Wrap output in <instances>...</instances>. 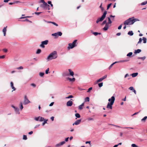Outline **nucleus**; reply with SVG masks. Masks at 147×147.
<instances>
[{
	"mask_svg": "<svg viewBox=\"0 0 147 147\" xmlns=\"http://www.w3.org/2000/svg\"><path fill=\"white\" fill-rule=\"evenodd\" d=\"M54 102H51L49 105V106H53L54 104Z\"/></svg>",
	"mask_w": 147,
	"mask_h": 147,
	"instance_id": "nucleus-60",
	"label": "nucleus"
},
{
	"mask_svg": "<svg viewBox=\"0 0 147 147\" xmlns=\"http://www.w3.org/2000/svg\"><path fill=\"white\" fill-rule=\"evenodd\" d=\"M30 85L33 87L34 88H35L36 87V85L34 83H31L30 84Z\"/></svg>",
	"mask_w": 147,
	"mask_h": 147,
	"instance_id": "nucleus-44",
	"label": "nucleus"
},
{
	"mask_svg": "<svg viewBox=\"0 0 147 147\" xmlns=\"http://www.w3.org/2000/svg\"><path fill=\"white\" fill-rule=\"evenodd\" d=\"M147 119V116H145L141 120V121L142 122H143V123H144L146 122V120Z\"/></svg>",
	"mask_w": 147,
	"mask_h": 147,
	"instance_id": "nucleus-22",
	"label": "nucleus"
},
{
	"mask_svg": "<svg viewBox=\"0 0 147 147\" xmlns=\"http://www.w3.org/2000/svg\"><path fill=\"white\" fill-rule=\"evenodd\" d=\"M111 4H112V3H110L108 5L107 7V10H108L110 7Z\"/></svg>",
	"mask_w": 147,
	"mask_h": 147,
	"instance_id": "nucleus-46",
	"label": "nucleus"
},
{
	"mask_svg": "<svg viewBox=\"0 0 147 147\" xmlns=\"http://www.w3.org/2000/svg\"><path fill=\"white\" fill-rule=\"evenodd\" d=\"M23 139L26 140L27 139V137L26 135H24L23 137Z\"/></svg>",
	"mask_w": 147,
	"mask_h": 147,
	"instance_id": "nucleus-47",
	"label": "nucleus"
},
{
	"mask_svg": "<svg viewBox=\"0 0 147 147\" xmlns=\"http://www.w3.org/2000/svg\"><path fill=\"white\" fill-rule=\"evenodd\" d=\"M73 104V102L71 100H69L67 102V106L71 107Z\"/></svg>",
	"mask_w": 147,
	"mask_h": 147,
	"instance_id": "nucleus-14",
	"label": "nucleus"
},
{
	"mask_svg": "<svg viewBox=\"0 0 147 147\" xmlns=\"http://www.w3.org/2000/svg\"><path fill=\"white\" fill-rule=\"evenodd\" d=\"M67 80H69L71 82H74L75 80V78H67Z\"/></svg>",
	"mask_w": 147,
	"mask_h": 147,
	"instance_id": "nucleus-17",
	"label": "nucleus"
},
{
	"mask_svg": "<svg viewBox=\"0 0 147 147\" xmlns=\"http://www.w3.org/2000/svg\"><path fill=\"white\" fill-rule=\"evenodd\" d=\"M49 68H48L45 71V73L46 74H48L49 73Z\"/></svg>",
	"mask_w": 147,
	"mask_h": 147,
	"instance_id": "nucleus-49",
	"label": "nucleus"
},
{
	"mask_svg": "<svg viewBox=\"0 0 147 147\" xmlns=\"http://www.w3.org/2000/svg\"><path fill=\"white\" fill-rule=\"evenodd\" d=\"M69 75V74L68 72H64L63 74V76H67Z\"/></svg>",
	"mask_w": 147,
	"mask_h": 147,
	"instance_id": "nucleus-20",
	"label": "nucleus"
},
{
	"mask_svg": "<svg viewBox=\"0 0 147 147\" xmlns=\"http://www.w3.org/2000/svg\"><path fill=\"white\" fill-rule=\"evenodd\" d=\"M54 117H51V119L52 120V121H54Z\"/></svg>",
	"mask_w": 147,
	"mask_h": 147,
	"instance_id": "nucleus-59",
	"label": "nucleus"
},
{
	"mask_svg": "<svg viewBox=\"0 0 147 147\" xmlns=\"http://www.w3.org/2000/svg\"><path fill=\"white\" fill-rule=\"evenodd\" d=\"M131 146L132 147H138L135 144H132Z\"/></svg>",
	"mask_w": 147,
	"mask_h": 147,
	"instance_id": "nucleus-51",
	"label": "nucleus"
},
{
	"mask_svg": "<svg viewBox=\"0 0 147 147\" xmlns=\"http://www.w3.org/2000/svg\"><path fill=\"white\" fill-rule=\"evenodd\" d=\"M128 34L130 36H132L133 35V33L132 31H129L128 33Z\"/></svg>",
	"mask_w": 147,
	"mask_h": 147,
	"instance_id": "nucleus-28",
	"label": "nucleus"
},
{
	"mask_svg": "<svg viewBox=\"0 0 147 147\" xmlns=\"http://www.w3.org/2000/svg\"><path fill=\"white\" fill-rule=\"evenodd\" d=\"M142 39L141 38H140L139 39V41L138 42V44H140L141 43L142 41Z\"/></svg>",
	"mask_w": 147,
	"mask_h": 147,
	"instance_id": "nucleus-42",
	"label": "nucleus"
},
{
	"mask_svg": "<svg viewBox=\"0 0 147 147\" xmlns=\"http://www.w3.org/2000/svg\"><path fill=\"white\" fill-rule=\"evenodd\" d=\"M62 34V33L61 32H57L55 33L52 34V36L56 37H58V36H61Z\"/></svg>",
	"mask_w": 147,
	"mask_h": 147,
	"instance_id": "nucleus-9",
	"label": "nucleus"
},
{
	"mask_svg": "<svg viewBox=\"0 0 147 147\" xmlns=\"http://www.w3.org/2000/svg\"><path fill=\"white\" fill-rule=\"evenodd\" d=\"M48 41L47 40H45V41H42L41 42V44L40 45V47L42 48L45 47L44 45H46L48 44Z\"/></svg>",
	"mask_w": 147,
	"mask_h": 147,
	"instance_id": "nucleus-7",
	"label": "nucleus"
},
{
	"mask_svg": "<svg viewBox=\"0 0 147 147\" xmlns=\"http://www.w3.org/2000/svg\"><path fill=\"white\" fill-rule=\"evenodd\" d=\"M39 74L40 76L42 77L44 76V73L42 72H40Z\"/></svg>",
	"mask_w": 147,
	"mask_h": 147,
	"instance_id": "nucleus-43",
	"label": "nucleus"
},
{
	"mask_svg": "<svg viewBox=\"0 0 147 147\" xmlns=\"http://www.w3.org/2000/svg\"><path fill=\"white\" fill-rule=\"evenodd\" d=\"M44 121V122L42 123V125L43 126L45 123H47V121L48 120L47 119H45Z\"/></svg>",
	"mask_w": 147,
	"mask_h": 147,
	"instance_id": "nucleus-37",
	"label": "nucleus"
},
{
	"mask_svg": "<svg viewBox=\"0 0 147 147\" xmlns=\"http://www.w3.org/2000/svg\"><path fill=\"white\" fill-rule=\"evenodd\" d=\"M87 119L88 121L93 120L94 119L92 118H88Z\"/></svg>",
	"mask_w": 147,
	"mask_h": 147,
	"instance_id": "nucleus-54",
	"label": "nucleus"
},
{
	"mask_svg": "<svg viewBox=\"0 0 147 147\" xmlns=\"http://www.w3.org/2000/svg\"><path fill=\"white\" fill-rule=\"evenodd\" d=\"M122 24H121L118 27V29H119V30H120L121 29V27H122Z\"/></svg>",
	"mask_w": 147,
	"mask_h": 147,
	"instance_id": "nucleus-55",
	"label": "nucleus"
},
{
	"mask_svg": "<svg viewBox=\"0 0 147 147\" xmlns=\"http://www.w3.org/2000/svg\"><path fill=\"white\" fill-rule=\"evenodd\" d=\"M84 103H82L81 105H80L79 106V109H80V110H82L83 109V107L84 106Z\"/></svg>",
	"mask_w": 147,
	"mask_h": 147,
	"instance_id": "nucleus-24",
	"label": "nucleus"
},
{
	"mask_svg": "<svg viewBox=\"0 0 147 147\" xmlns=\"http://www.w3.org/2000/svg\"><path fill=\"white\" fill-rule=\"evenodd\" d=\"M73 97V96L72 95H71L67 97H66V98H72Z\"/></svg>",
	"mask_w": 147,
	"mask_h": 147,
	"instance_id": "nucleus-48",
	"label": "nucleus"
},
{
	"mask_svg": "<svg viewBox=\"0 0 147 147\" xmlns=\"http://www.w3.org/2000/svg\"><path fill=\"white\" fill-rule=\"evenodd\" d=\"M142 40L143 41V43H146V38L143 37Z\"/></svg>",
	"mask_w": 147,
	"mask_h": 147,
	"instance_id": "nucleus-29",
	"label": "nucleus"
},
{
	"mask_svg": "<svg viewBox=\"0 0 147 147\" xmlns=\"http://www.w3.org/2000/svg\"><path fill=\"white\" fill-rule=\"evenodd\" d=\"M107 18L108 20V22H107V23L110 24H111L112 23V22L111 21L110 19V17H108Z\"/></svg>",
	"mask_w": 147,
	"mask_h": 147,
	"instance_id": "nucleus-26",
	"label": "nucleus"
},
{
	"mask_svg": "<svg viewBox=\"0 0 147 147\" xmlns=\"http://www.w3.org/2000/svg\"><path fill=\"white\" fill-rule=\"evenodd\" d=\"M44 118L42 117H40L39 119V121H42L44 120Z\"/></svg>",
	"mask_w": 147,
	"mask_h": 147,
	"instance_id": "nucleus-39",
	"label": "nucleus"
},
{
	"mask_svg": "<svg viewBox=\"0 0 147 147\" xmlns=\"http://www.w3.org/2000/svg\"><path fill=\"white\" fill-rule=\"evenodd\" d=\"M65 143V141H63L60 142L59 143L57 144L55 146L56 147H58L59 146L62 145H63Z\"/></svg>",
	"mask_w": 147,
	"mask_h": 147,
	"instance_id": "nucleus-15",
	"label": "nucleus"
},
{
	"mask_svg": "<svg viewBox=\"0 0 147 147\" xmlns=\"http://www.w3.org/2000/svg\"><path fill=\"white\" fill-rule=\"evenodd\" d=\"M107 13V11H105L103 15L100 18H98L96 21L97 23H98L99 22L102 21L106 17V15Z\"/></svg>",
	"mask_w": 147,
	"mask_h": 147,
	"instance_id": "nucleus-5",
	"label": "nucleus"
},
{
	"mask_svg": "<svg viewBox=\"0 0 147 147\" xmlns=\"http://www.w3.org/2000/svg\"><path fill=\"white\" fill-rule=\"evenodd\" d=\"M41 52V50L40 49H38L37 50V51H36V53L38 54H39Z\"/></svg>",
	"mask_w": 147,
	"mask_h": 147,
	"instance_id": "nucleus-38",
	"label": "nucleus"
},
{
	"mask_svg": "<svg viewBox=\"0 0 147 147\" xmlns=\"http://www.w3.org/2000/svg\"><path fill=\"white\" fill-rule=\"evenodd\" d=\"M141 51V50L140 49H138L137 50H136L135 51V52H134V53H140Z\"/></svg>",
	"mask_w": 147,
	"mask_h": 147,
	"instance_id": "nucleus-23",
	"label": "nucleus"
},
{
	"mask_svg": "<svg viewBox=\"0 0 147 147\" xmlns=\"http://www.w3.org/2000/svg\"><path fill=\"white\" fill-rule=\"evenodd\" d=\"M7 27V26H6V27H5L3 30V33L4 36H5L6 35V28Z\"/></svg>",
	"mask_w": 147,
	"mask_h": 147,
	"instance_id": "nucleus-19",
	"label": "nucleus"
},
{
	"mask_svg": "<svg viewBox=\"0 0 147 147\" xmlns=\"http://www.w3.org/2000/svg\"><path fill=\"white\" fill-rule=\"evenodd\" d=\"M146 57L145 56L142 57H138V59H142L143 60H144L146 59Z\"/></svg>",
	"mask_w": 147,
	"mask_h": 147,
	"instance_id": "nucleus-31",
	"label": "nucleus"
},
{
	"mask_svg": "<svg viewBox=\"0 0 147 147\" xmlns=\"http://www.w3.org/2000/svg\"><path fill=\"white\" fill-rule=\"evenodd\" d=\"M81 121V119H78V120H76L75 122L73 124V125H78V124H79Z\"/></svg>",
	"mask_w": 147,
	"mask_h": 147,
	"instance_id": "nucleus-13",
	"label": "nucleus"
},
{
	"mask_svg": "<svg viewBox=\"0 0 147 147\" xmlns=\"http://www.w3.org/2000/svg\"><path fill=\"white\" fill-rule=\"evenodd\" d=\"M121 34V33L120 32H119V33H117L116 34V35L117 36H119Z\"/></svg>",
	"mask_w": 147,
	"mask_h": 147,
	"instance_id": "nucleus-63",
	"label": "nucleus"
},
{
	"mask_svg": "<svg viewBox=\"0 0 147 147\" xmlns=\"http://www.w3.org/2000/svg\"><path fill=\"white\" fill-rule=\"evenodd\" d=\"M129 89L131 90H134L133 87H130L129 88Z\"/></svg>",
	"mask_w": 147,
	"mask_h": 147,
	"instance_id": "nucleus-52",
	"label": "nucleus"
},
{
	"mask_svg": "<svg viewBox=\"0 0 147 147\" xmlns=\"http://www.w3.org/2000/svg\"><path fill=\"white\" fill-rule=\"evenodd\" d=\"M138 75V73H134L131 74L133 77H135L136 76Z\"/></svg>",
	"mask_w": 147,
	"mask_h": 147,
	"instance_id": "nucleus-25",
	"label": "nucleus"
},
{
	"mask_svg": "<svg viewBox=\"0 0 147 147\" xmlns=\"http://www.w3.org/2000/svg\"><path fill=\"white\" fill-rule=\"evenodd\" d=\"M17 69H23V67H22V66H20V67H17L16 68Z\"/></svg>",
	"mask_w": 147,
	"mask_h": 147,
	"instance_id": "nucleus-50",
	"label": "nucleus"
},
{
	"mask_svg": "<svg viewBox=\"0 0 147 147\" xmlns=\"http://www.w3.org/2000/svg\"><path fill=\"white\" fill-rule=\"evenodd\" d=\"M117 63V62H114L113 63H112L110 66L109 67V69H111V67H112V66L114 64H115V63Z\"/></svg>",
	"mask_w": 147,
	"mask_h": 147,
	"instance_id": "nucleus-27",
	"label": "nucleus"
},
{
	"mask_svg": "<svg viewBox=\"0 0 147 147\" xmlns=\"http://www.w3.org/2000/svg\"><path fill=\"white\" fill-rule=\"evenodd\" d=\"M103 83L102 82H101L100 83H99L98 84V86L100 88L102 87L103 86Z\"/></svg>",
	"mask_w": 147,
	"mask_h": 147,
	"instance_id": "nucleus-40",
	"label": "nucleus"
},
{
	"mask_svg": "<svg viewBox=\"0 0 147 147\" xmlns=\"http://www.w3.org/2000/svg\"><path fill=\"white\" fill-rule=\"evenodd\" d=\"M92 33L93 34H94L95 36H96L98 34H100V33H98L97 32H93Z\"/></svg>",
	"mask_w": 147,
	"mask_h": 147,
	"instance_id": "nucleus-33",
	"label": "nucleus"
},
{
	"mask_svg": "<svg viewBox=\"0 0 147 147\" xmlns=\"http://www.w3.org/2000/svg\"><path fill=\"white\" fill-rule=\"evenodd\" d=\"M7 51V49H4L3 50V51L5 53Z\"/></svg>",
	"mask_w": 147,
	"mask_h": 147,
	"instance_id": "nucleus-64",
	"label": "nucleus"
},
{
	"mask_svg": "<svg viewBox=\"0 0 147 147\" xmlns=\"http://www.w3.org/2000/svg\"><path fill=\"white\" fill-rule=\"evenodd\" d=\"M10 85H11V88H12V89H13V90L12 91H13L15 90H16V89L14 87L13 84V83L12 82H10Z\"/></svg>",
	"mask_w": 147,
	"mask_h": 147,
	"instance_id": "nucleus-16",
	"label": "nucleus"
},
{
	"mask_svg": "<svg viewBox=\"0 0 147 147\" xmlns=\"http://www.w3.org/2000/svg\"><path fill=\"white\" fill-rule=\"evenodd\" d=\"M30 102V101L28 99L26 96H25L24 97V104L26 105Z\"/></svg>",
	"mask_w": 147,
	"mask_h": 147,
	"instance_id": "nucleus-6",
	"label": "nucleus"
},
{
	"mask_svg": "<svg viewBox=\"0 0 147 147\" xmlns=\"http://www.w3.org/2000/svg\"><path fill=\"white\" fill-rule=\"evenodd\" d=\"M41 13H42V12H35L34 13V14L37 15H38L40 14Z\"/></svg>",
	"mask_w": 147,
	"mask_h": 147,
	"instance_id": "nucleus-53",
	"label": "nucleus"
},
{
	"mask_svg": "<svg viewBox=\"0 0 147 147\" xmlns=\"http://www.w3.org/2000/svg\"><path fill=\"white\" fill-rule=\"evenodd\" d=\"M75 116L78 118H79L80 117V115L79 113H76L75 115Z\"/></svg>",
	"mask_w": 147,
	"mask_h": 147,
	"instance_id": "nucleus-32",
	"label": "nucleus"
},
{
	"mask_svg": "<svg viewBox=\"0 0 147 147\" xmlns=\"http://www.w3.org/2000/svg\"><path fill=\"white\" fill-rule=\"evenodd\" d=\"M69 138V137H67V138H66L65 140V141L66 142L68 141Z\"/></svg>",
	"mask_w": 147,
	"mask_h": 147,
	"instance_id": "nucleus-62",
	"label": "nucleus"
},
{
	"mask_svg": "<svg viewBox=\"0 0 147 147\" xmlns=\"http://www.w3.org/2000/svg\"><path fill=\"white\" fill-rule=\"evenodd\" d=\"M147 4V1H145V2H143L141 3V5H145L146 4Z\"/></svg>",
	"mask_w": 147,
	"mask_h": 147,
	"instance_id": "nucleus-41",
	"label": "nucleus"
},
{
	"mask_svg": "<svg viewBox=\"0 0 147 147\" xmlns=\"http://www.w3.org/2000/svg\"><path fill=\"white\" fill-rule=\"evenodd\" d=\"M77 41V40H76L74 41L72 43H69L68 44L69 46L67 47V49L69 50L70 49H72L76 47L77 46V45L76 44Z\"/></svg>",
	"mask_w": 147,
	"mask_h": 147,
	"instance_id": "nucleus-4",
	"label": "nucleus"
},
{
	"mask_svg": "<svg viewBox=\"0 0 147 147\" xmlns=\"http://www.w3.org/2000/svg\"><path fill=\"white\" fill-rule=\"evenodd\" d=\"M111 26V24H110L107 23L106 24L105 27L103 28V30L106 31L108 30L109 27H110Z\"/></svg>",
	"mask_w": 147,
	"mask_h": 147,
	"instance_id": "nucleus-10",
	"label": "nucleus"
},
{
	"mask_svg": "<svg viewBox=\"0 0 147 147\" xmlns=\"http://www.w3.org/2000/svg\"><path fill=\"white\" fill-rule=\"evenodd\" d=\"M48 6H49V5H48L46 3L40 5V7L45 9H47V8L48 7Z\"/></svg>",
	"mask_w": 147,
	"mask_h": 147,
	"instance_id": "nucleus-8",
	"label": "nucleus"
},
{
	"mask_svg": "<svg viewBox=\"0 0 147 147\" xmlns=\"http://www.w3.org/2000/svg\"><path fill=\"white\" fill-rule=\"evenodd\" d=\"M132 54H133V53L132 52H129V53H128L127 54V57H131V55H132Z\"/></svg>",
	"mask_w": 147,
	"mask_h": 147,
	"instance_id": "nucleus-30",
	"label": "nucleus"
},
{
	"mask_svg": "<svg viewBox=\"0 0 147 147\" xmlns=\"http://www.w3.org/2000/svg\"><path fill=\"white\" fill-rule=\"evenodd\" d=\"M20 109L21 110H22L23 109V107L22 105V102L20 103Z\"/></svg>",
	"mask_w": 147,
	"mask_h": 147,
	"instance_id": "nucleus-36",
	"label": "nucleus"
},
{
	"mask_svg": "<svg viewBox=\"0 0 147 147\" xmlns=\"http://www.w3.org/2000/svg\"><path fill=\"white\" fill-rule=\"evenodd\" d=\"M29 17H29V16L22 17H21L20 18V19H24V18H29Z\"/></svg>",
	"mask_w": 147,
	"mask_h": 147,
	"instance_id": "nucleus-56",
	"label": "nucleus"
},
{
	"mask_svg": "<svg viewBox=\"0 0 147 147\" xmlns=\"http://www.w3.org/2000/svg\"><path fill=\"white\" fill-rule=\"evenodd\" d=\"M40 2L43 3H46L44 0H40Z\"/></svg>",
	"mask_w": 147,
	"mask_h": 147,
	"instance_id": "nucleus-61",
	"label": "nucleus"
},
{
	"mask_svg": "<svg viewBox=\"0 0 147 147\" xmlns=\"http://www.w3.org/2000/svg\"><path fill=\"white\" fill-rule=\"evenodd\" d=\"M57 57V54L56 51H55L51 53L48 56L47 59L48 61L53 59H55Z\"/></svg>",
	"mask_w": 147,
	"mask_h": 147,
	"instance_id": "nucleus-3",
	"label": "nucleus"
},
{
	"mask_svg": "<svg viewBox=\"0 0 147 147\" xmlns=\"http://www.w3.org/2000/svg\"><path fill=\"white\" fill-rule=\"evenodd\" d=\"M68 70L69 72V75L72 76H73L74 75V72L72 71L70 69H69Z\"/></svg>",
	"mask_w": 147,
	"mask_h": 147,
	"instance_id": "nucleus-21",
	"label": "nucleus"
},
{
	"mask_svg": "<svg viewBox=\"0 0 147 147\" xmlns=\"http://www.w3.org/2000/svg\"><path fill=\"white\" fill-rule=\"evenodd\" d=\"M115 100V98L114 96H112L111 98H109V99L108 101L110 102H109L108 103L107 105V108L109 109H112V105L114 102Z\"/></svg>",
	"mask_w": 147,
	"mask_h": 147,
	"instance_id": "nucleus-2",
	"label": "nucleus"
},
{
	"mask_svg": "<svg viewBox=\"0 0 147 147\" xmlns=\"http://www.w3.org/2000/svg\"><path fill=\"white\" fill-rule=\"evenodd\" d=\"M139 21V20L138 19L134 18V17L129 18L124 22V24L125 26L123 27V29H125L126 28V25H132L135 22Z\"/></svg>",
	"mask_w": 147,
	"mask_h": 147,
	"instance_id": "nucleus-1",
	"label": "nucleus"
},
{
	"mask_svg": "<svg viewBox=\"0 0 147 147\" xmlns=\"http://www.w3.org/2000/svg\"><path fill=\"white\" fill-rule=\"evenodd\" d=\"M90 99L89 97H87L85 99V102H88L89 101Z\"/></svg>",
	"mask_w": 147,
	"mask_h": 147,
	"instance_id": "nucleus-35",
	"label": "nucleus"
},
{
	"mask_svg": "<svg viewBox=\"0 0 147 147\" xmlns=\"http://www.w3.org/2000/svg\"><path fill=\"white\" fill-rule=\"evenodd\" d=\"M107 23V22L106 20H105L103 21L101 24L102 25H103L105 24H106Z\"/></svg>",
	"mask_w": 147,
	"mask_h": 147,
	"instance_id": "nucleus-45",
	"label": "nucleus"
},
{
	"mask_svg": "<svg viewBox=\"0 0 147 147\" xmlns=\"http://www.w3.org/2000/svg\"><path fill=\"white\" fill-rule=\"evenodd\" d=\"M92 87H90V88H89L88 89V90L87 91V92H90V91L91 90H92Z\"/></svg>",
	"mask_w": 147,
	"mask_h": 147,
	"instance_id": "nucleus-57",
	"label": "nucleus"
},
{
	"mask_svg": "<svg viewBox=\"0 0 147 147\" xmlns=\"http://www.w3.org/2000/svg\"><path fill=\"white\" fill-rule=\"evenodd\" d=\"M40 117L39 116L38 117H35L34 118V119L36 121H39V119H40Z\"/></svg>",
	"mask_w": 147,
	"mask_h": 147,
	"instance_id": "nucleus-34",
	"label": "nucleus"
},
{
	"mask_svg": "<svg viewBox=\"0 0 147 147\" xmlns=\"http://www.w3.org/2000/svg\"><path fill=\"white\" fill-rule=\"evenodd\" d=\"M45 21V22H46L47 23H52V24H53L54 25H55V26H58V25L56 23H55V22H49V21H47L45 20H44Z\"/></svg>",
	"mask_w": 147,
	"mask_h": 147,
	"instance_id": "nucleus-18",
	"label": "nucleus"
},
{
	"mask_svg": "<svg viewBox=\"0 0 147 147\" xmlns=\"http://www.w3.org/2000/svg\"><path fill=\"white\" fill-rule=\"evenodd\" d=\"M5 55H3L2 56H0V59H3L5 57Z\"/></svg>",
	"mask_w": 147,
	"mask_h": 147,
	"instance_id": "nucleus-58",
	"label": "nucleus"
},
{
	"mask_svg": "<svg viewBox=\"0 0 147 147\" xmlns=\"http://www.w3.org/2000/svg\"><path fill=\"white\" fill-rule=\"evenodd\" d=\"M12 107L15 110V111L17 113L19 114L20 112L19 111V109L17 107H16L14 106H12Z\"/></svg>",
	"mask_w": 147,
	"mask_h": 147,
	"instance_id": "nucleus-12",
	"label": "nucleus"
},
{
	"mask_svg": "<svg viewBox=\"0 0 147 147\" xmlns=\"http://www.w3.org/2000/svg\"><path fill=\"white\" fill-rule=\"evenodd\" d=\"M107 75H105L103 77H102V78H100L98 80H97V82H100L102 81L103 80L105 79L107 77Z\"/></svg>",
	"mask_w": 147,
	"mask_h": 147,
	"instance_id": "nucleus-11",
	"label": "nucleus"
}]
</instances>
